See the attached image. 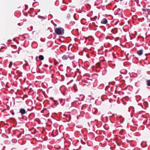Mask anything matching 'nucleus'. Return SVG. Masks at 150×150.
<instances>
[{
  "instance_id": "obj_1",
  "label": "nucleus",
  "mask_w": 150,
  "mask_h": 150,
  "mask_svg": "<svg viewBox=\"0 0 150 150\" xmlns=\"http://www.w3.org/2000/svg\"><path fill=\"white\" fill-rule=\"evenodd\" d=\"M55 31L58 35H63L64 33V29L61 28H56L55 30Z\"/></svg>"
},
{
  "instance_id": "obj_2",
  "label": "nucleus",
  "mask_w": 150,
  "mask_h": 150,
  "mask_svg": "<svg viewBox=\"0 0 150 150\" xmlns=\"http://www.w3.org/2000/svg\"><path fill=\"white\" fill-rule=\"evenodd\" d=\"M107 22V20L105 18L103 19L101 21V23L102 24H106Z\"/></svg>"
},
{
  "instance_id": "obj_3",
  "label": "nucleus",
  "mask_w": 150,
  "mask_h": 150,
  "mask_svg": "<svg viewBox=\"0 0 150 150\" xmlns=\"http://www.w3.org/2000/svg\"><path fill=\"white\" fill-rule=\"evenodd\" d=\"M143 50L142 49L138 51L137 52V54L139 55H141L143 54Z\"/></svg>"
},
{
  "instance_id": "obj_4",
  "label": "nucleus",
  "mask_w": 150,
  "mask_h": 150,
  "mask_svg": "<svg viewBox=\"0 0 150 150\" xmlns=\"http://www.w3.org/2000/svg\"><path fill=\"white\" fill-rule=\"evenodd\" d=\"M68 58L69 56H68L64 55L62 57V59L63 60H66Z\"/></svg>"
},
{
  "instance_id": "obj_5",
  "label": "nucleus",
  "mask_w": 150,
  "mask_h": 150,
  "mask_svg": "<svg viewBox=\"0 0 150 150\" xmlns=\"http://www.w3.org/2000/svg\"><path fill=\"white\" fill-rule=\"evenodd\" d=\"M20 112L22 114H24L25 113V110L24 109H21L20 110Z\"/></svg>"
},
{
  "instance_id": "obj_6",
  "label": "nucleus",
  "mask_w": 150,
  "mask_h": 150,
  "mask_svg": "<svg viewBox=\"0 0 150 150\" xmlns=\"http://www.w3.org/2000/svg\"><path fill=\"white\" fill-rule=\"evenodd\" d=\"M39 59L40 60H42L44 59V57L42 55H40L39 56Z\"/></svg>"
},
{
  "instance_id": "obj_7",
  "label": "nucleus",
  "mask_w": 150,
  "mask_h": 150,
  "mask_svg": "<svg viewBox=\"0 0 150 150\" xmlns=\"http://www.w3.org/2000/svg\"><path fill=\"white\" fill-rule=\"evenodd\" d=\"M13 64V63L12 62H11L10 63V64L9 65V68H11V66Z\"/></svg>"
},
{
  "instance_id": "obj_8",
  "label": "nucleus",
  "mask_w": 150,
  "mask_h": 150,
  "mask_svg": "<svg viewBox=\"0 0 150 150\" xmlns=\"http://www.w3.org/2000/svg\"><path fill=\"white\" fill-rule=\"evenodd\" d=\"M147 85L148 86H150V80H148L147 81Z\"/></svg>"
},
{
  "instance_id": "obj_9",
  "label": "nucleus",
  "mask_w": 150,
  "mask_h": 150,
  "mask_svg": "<svg viewBox=\"0 0 150 150\" xmlns=\"http://www.w3.org/2000/svg\"><path fill=\"white\" fill-rule=\"evenodd\" d=\"M77 72H78V73H79V74H80L81 73V72L79 71V69H77V71H76V74H75V75H76V74H77Z\"/></svg>"
},
{
  "instance_id": "obj_10",
  "label": "nucleus",
  "mask_w": 150,
  "mask_h": 150,
  "mask_svg": "<svg viewBox=\"0 0 150 150\" xmlns=\"http://www.w3.org/2000/svg\"><path fill=\"white\" fill-rule=\"evenodd\" d=\"M59 64V62H56L54 63V64L55 65L56 64Z\"/></svg>"
},
{
  "instance_id": "obj_11",
  "label": "nucleus",
  "mask_w": 150,
  "mask_h": 150,
  "mask_svg": "<svg viewBox=\"0 0 150 150\" xmlns=\"http://www.w3.org/2000/svg\"><path fill=\"white\" fill-rule=\"evenodd\" d=\"M142 10L144 12H145L146 11V10L145 9L143 8L142 9Z\"/></svg>"
},
{
  "instance_id": "obj_12",
  "label": "nucleus",
  "mask_w": 150,
  "mask_h": 150,
  "mask_svg": "<svg viewBox=\"0 0 150 150\" xmlns=\"http://www.w3.org/2000/svg\"><path fill=\"white\" fill-rule=\"evenodd\" d=\"M45 67H48V65H47L45 64Z\"/></svg>"
},
{
  "instance_id": "obj_13",
  "label": "nucleus",
  "mask_w": 150,
  "mask_h": 150,
  "mask_svg": "<svg viewBox=\"0 0 150 150\" xmlns=\"http://www.w3.org/2000/svg\"><path fill=\"white\" fill-rule=\"evenodd\" d=\"M100 63H99L98 64V66L100 65Z\"/></svg>"
},
{
  "instance_id": "obj_14",
  "label": "nucleus",
  "mask_w": 150,
  "mask_h": 150,
  "mask_svg": "<svg viewBox=\"0 0 150 150\" xmlns=\"http://www.w3.org/2000/svg\"><path fill=\"white\" fill-rule=\"evenodd\" d=\"M13 46L15 48V47H16V46H15V45H13Z\"/></svg>"
},
{
  "instance_id": "obj_15",
  "label": "nucleus",
  "mask_w": 150,
  "mask_h": 150,
  "mask_svg": "<svg viewBox=\"0 0 150 150\" xmlns=\"http://www.w3.org/2000/svg\"><path fill=\"white\" fill-rule=\"evenodd\" d=\"M12 53H15V52H14V51H12Z\"/></svg>"
},
{
  "instance_id": "obj_16",
  "label": "nucleus",
  "mask_w": 150,
  "mask_h": 150,
  "mask_svg": "<svg viewBox=\"0 0 150 150\" xmlns=\"http://www.w3.org/2000/svg\"><path fill=\"white\" fill-rule=\"evenodd\" d=\"M121 74H123V73H122V72H120Z\"/></svg>"
},
{
  "instance_id": "obj_17",
  "label": "nucleus",
  "mask_w": 150,
  "mask_h": 150,
  "mask_svg": "<svg viewBox=\"0 0 150 150\" xmlns=\"http://www.w3.org/2000/svg\"><path fill=\"white\" fill-rule=\"evenodd\" d=\"M149 26L150 27V24H149Z\"/></svg>"
},
{
  "instance_id": "obj_18",
  "label": "nucleus",
  "mask_w": 150,
  "mask_h": 150,
  "mask_svg": "<svg viewBox=\"0 0 150 150\" xmlns=\"http://www.w3.org/2000/svg\"><path fill=\"white\" fill-rule=\"evenodd\" d=\"M83 144H85V143H84Z\"/></svg>"
},
{
  "instance_id": "obj_19",
  "label": "nucleus",
  "mask_w": 150,
  "mask_h": 150,
  "mask_svg": "<svg viewBox=\"0 0 150 150\" xmlns=\"http://www.w3.org/2000/svg\"><path fill=\"white\" fill-rule=\"evenodd\" d=\"M52 98V99H53V98Z\"/></svg>"
},
{
  "instance_id": "obj_20",
  "label": "nucleus",
  "mask_w": 150,
  "mask_h": 150,
  "mask_svg": "<svg viewBox=\"0 0 150 150\" xmlns=\"http://www.w3.org/2000/svg\"><path fill=\"white\" fill-rule=\"evenodd\" d=\"M1 74V73H0V75Z\"/></svg>"
}]
</instances>
